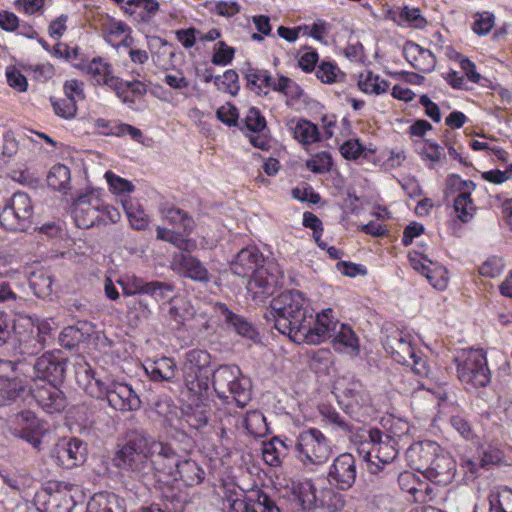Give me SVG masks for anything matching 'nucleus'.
Here are the masks:
<instances>
[{"label":"nucleus","mask_w":512,"mask_h":512,"mask_svg":"<svg viewBox=\"0 0 512 512\" xmlns=\"http://www.w3.org/2000/svg\"><path fill=\"white\" fill-rule=\"evenodd\" d=\"M174 459L170 443L145 430H133L127 434L125 443L118 446L112 462L118 469L142 476L160 471L163 463H173Z\"/></svg>","instance_id":"obj_1"},{"label":"nucleus","mask_w":512,"mask_h":512,"mask_svg":"<svg viewBox=\"0 0 512 512\" xmlns=\"http://www.w3.org/2000/svg\"><path fill=\"white\" fill-rule=\"evenodd\" d=\"M317 78L325 84H333L344 80L343 73L337 64L332 61H322L316 69Z\"/></svg>","instance_id":"obj_50"},{"label":"nucleus","mask_w":512,"mask_h":512,"mask_svg":"<svg viewBox=\"0 0 512 512\" xmlns=\"http://www.w3.org/2000/svg\"><path fill=\"white\" fill-rule=\"evenodd\" d=\"M169 319L175 323L177 328L185 325L196 315V309L192 303L185 298H175L168 311Z\"/></svg>","instance_id":"obj_38"},{"label":"nucleus","mask_w":512,"mask_h":512,"mask_svg":"<svg viewBox=\"0 0 512 512\" xmlns=\"http://www.w3.org/2000/svg\"><path fill=\"white\" fill-rule=\"evenodd\" d=\"M403 56L413 68L423 73H430L435 69V55L412 41H407L404 44Z\"/></svg>","instance_id":"obj_28"},{"label":"nucleus","mask_w":512,"mask_h":512,"mask_svg":"<svg viewBox=\"0 0 512 512\" xmlns=\"http://www.w3.org/2000/svg\"><path fill=\"white\" fill-rule=\"evenodd\" d=\"M86 445L78 438L63 440L57 444V458L66 468L82 464L86 458Z\"/></svg>","instance_id":"obj_27"},{"label":"nucleus","mask_w":512,"mask_h":512,"mask_svg":"<svg viewBox=\"0 0 512 512\" xmlns=\"http://www.w3.org/2000/svg\"><path fill=\"white\" fill-rule=\"evenodd\" d=\"M358 87L363 93L380 95L388 91L389 82L371 71H366L359 75Z\"/></svg>","instance_id":"obj_42"},{"label":"nucleus","mask_w":512,"mask_h":512,"mask_svg":"<svg viewBox=\"0 0 512 512\" xmlns=\"http://www.w3.org/2000/svg\"><path fill=\"white\" fill-rule=\"evenodd\" d=\"M503 459V450L498 445L488 444L481 448L479 462L468 460L466 465L471 473H477L479 468L488 470L492 466L501 464Z\"/></svg>","instance_id":"obj_37"},{"label":"nucleus","mask_w":512,"mask_h":512,"mask_svg":"<svg viewBox=\"0 0 512 512\" xmlns=\"http://www.w3.org/2000/svg\"><path fill=\"white\" fill-rule=\"evenodd\" d=\"M231 506L242 512H281L276 501L259 488L252 489L243 499H235Z\"/></svg>","instance_id":"obj_21"},{"label":"nucleus","mask_w":512,"mask_h":512,"mask_svg":"<svg viewBox=\"0 0 512 512\" xmlns=\"http://www.w3.org/2000/svg\"><path fill=\"white\" fill-rule=\"evenodd\" d=\"M247 130L253 133H261L266 129L267 123L265 117L261 114L259 109L250 107L242 120Z\"/></svg>","instance_id":"obj_58"},{"label":"nucleus","mask_w":512,"mask_h":512,"mask_svg":"<svg viewBox=\"0 0 512 512\" xmlns=\"http://www.w3.org/2000/svg\"><path fill=\"white\" fill-rule=\"evenodd\" d=\"M289 127L293 133L294 139L304 147L321 140L318 126L307 119L301 118L296 121L292 120Z\"/></svg>","instance_id":"obj_36"},{"label":"nucleus","mask_w":512,"mask_h":512,"mask_svg":"<svg viewBox=\"0 0 512 512\" xmlns=\"http://www.w3.org/2000/svg\"><path fill=\"white\" fill-rule=\"evenodd\" d=\"M74 367L76 380L80 386L88 389L93 381L96 383L97 379L95 378L94 371L83 358L77 359Z\"/></svg>","instance_id":"obj_59"},{"label":"nucleus","mask_w":512,"mask_h":512,"mask_svg":"<svg viewBox=\"0 0 512 512\" xmlns=\"http://www.w3.org/2000/svg\"><path fill=\"white\" fill-rule=\"evenodd\" d=\"M235 49L228 46L224 41H219L214 48L211 62L217 66H226L234 58Z\"/></svg>","instance_id":"obj_63"},{"label":"nucleus","mask_w":512,"mask_h":512,"mask_svg":"<svg viewBox=\"0 0 512 512\" xmlns=\"http://www.w3.org/2000/svg\"><path fill=\"white\" fill-rule=\"evenodd\" d=\"M431 462L429 469L423 473L424 477L438 485L451 483L456 472V463L452 456L440 448V452Z\"/></svg>","instance_id":"obj_23"},{"label":"nucleus","mask_w":512,"mask_h":512,"mask_svg":"<svg viewBox=\"0 0 512 512\" xmlns=\"http://www.w3.org/2000/svg\"><path fill=\"white\" fill-rule=\"evenodd\" d=\"M192 401L183 412V420L187 425L195 430H200L207 426L211 416V409L208 403L205 402L207 396L197 398L189 394Z\"/></svg>","instance_id":"obj_29"},{"label":"nucleus","mask_w":512,"mask_h":512,"mask_svg":"<svg viewBox=\"0 0 512 512\" xmlns=\"http://www.w3.org/2000/svg\"><path fill=\"white\" fill-rule=\"evenodd\" d=\"M75 501L69 493L57 491L46 502V512H71Z\"/></svg>","instance_id":"obj_51"},{"label":"nucleus","mask_w":512,"mask_h":512,"mask_svg":"<svg viewBox=\"0 0 512 512\" xmlns=\"http://www.w3.org/2000/svg\"><path fill=\"white\" fill-rule=\"evenodd\" d=\"M459 381L467 391L485 388L491 382L486 352L481 348L461 350L454 359Z\"/></svg>","instance_id":"obj_5"},{"label":"nucleus","mask_w":512,"mask_h":512,"mask_svg":"<svg viewBox=\"0 0 512 512\" xmlns=\"http://www.w3.org/2000/svg\"><path fill=\"white\" fill-rule=\"evenodd\" d=\"M70 179V170L63 164L54 165L47 175L48 186L58 191L67 189L70 185Z\"/></svg>","instance_id":"obj_47"},{"label":"nucleus","mask_w":512,"mask_h":512,"mask_svg":"<svg viewBox=\"0 0 512 512\" xmlns=\"http://www.w3.org/2000/svg\"><path fill=\"white\" fill-rule=\"evenodd\" d=\"M412 341L413 337L409 333L397 331L387 337L384 348L396 362L410 365V359L415 357L416 352Z\"/></svg>","instance_id":"obj_24"},{"label":"nucleus","mask_w":512,"mask_h":512,"mask_svg":"<svg viewBox=\"0 0 512 512\" xmlns=\"http://www.w3.org/2000/svg\"><path fill=\"white\" fill-rule=\"evenodd\" d=\"M288 489L290 490L292 500L296 502L299 509L309 511L316 507V489L311 481H293Z\"/></svg>","instance_id":"obj_34"},{"label":"nucleus","mask_w":512,"mask_h":512,"mask_svg":"<svg viewBox=\"0 0 512 512\" xmlns=\"http://www.w3.org/2000/svg\"><path fill=\"white\" fill-rule=\"evenodd\" d=\"M32 224V221L24 219V216L13 209V207L6 201L4 207L0 212V225L6 230L10 231H25Z\"/></svg>","instance_id":"obj_40"},{"label":"nucleus","mask_w":512,"mask_h":512,"mask_svg":"<svg viewBox=\"0 0 512 512\" xmlns=\"http://www.w3.org/2000/svg\"><path fill=\"white\" fill-rule=\"evenodd\" d=\"M130 27L123 21H111L104 28L105 40L112 46H117L118 41L125 35L130 33Z\"/></svg>","instance_id":"obj_60"},{"label":"nucleus","mask_w":512,"mask_h":512,"mask_svg":"<svg viewBox=\"0 0 512 512\" xmlns=\"http://www.w3.org/2000/svg\"><path fill=\"white\" fill-rule=\"evenodd\" d=\"M122 205L132 228L144 230L148 226L149 217L138 203L132 200H124Z\"/></svg>","instance_id":"obj_46"},{"label":"nucleus","mask_w":512,"mask_h":512,"mask_svg":"<svg viewBox=\"0 0 512 512\" xmlns=\"http://www.w3.org/2000/svg\"><path fill=\"white\" fill-rule=\"evenodd\" d=\"M143 367L152 381L172 382L177 372L175 361L169 357L148 360Z\"/></svg>","instance_id":"obj_32"},{"label":"nucleus","mask_w":512,"mask_h":512,"mask_svg":"<svg viewBox=\"0 0 512 512\" xmlns=\"http://www.w3.org/2000/svg\"><path fill=\"white\" fill-rule=\"evenodd\" d=\"M102 199L97 190L80 195L73 204L72 214L79 228L87 229L99 223Z\"/></svg>","instance_id":"obj_14"},{"label":"nucleus","mask_w":512,"mask_h":512,"mask_svg":"<svg viewBox=\"0 0 512 512\" xmlns=\"http://www.w3.org/2000/svg\"><path fill=\"white\" fill-rule=\"evenodd\" d=\"M424 276L439 291H443L448 285V270L444 266L433 263Z\"/></svg>","instance_id":"obj_57"},{"label":"nucleus","mask_w":512,"mask_h":512,"mask_svg":"<svg viewBox=\"0 0 512 512\" xmlns=\"http://www.w3.org/2000/svg\"><path fill=\"white\" fill-rule=\"evenodd\" d=\"M214 84L219 90L235 95L239 90L238 74L235 70L229 69L223 75L215 76Z\"/></svg>","instance_id":"obj_56"},{"label":"nucleus","mask_w":512,"mask_h":512,"mask_svg":"<svg viewBox=\"0 0 512 512\" xmlns=\"http://www.w3.org/2000/svg\"><path fill=\"white\" fill-rule=\"evenodd\" d=\"M9 432L38 448L45 432L44 423L30 410H24L8 420Z\"/></svg>","instance_id":"obj_12"},{"label":"nucleus","mask_w":512,"mask_h":512,"mask_svg":"<svg viewBox=\"0 0 512 512\" xmlns=\"http://www.w3.org/2000/svg\"><path fill=\"white\" fill-rule=\"evenodd\" d=\"M271 313L274 327L283 335H287L297 343L312 312L310 301L299 290H287L271 301Z\"/></svg>","instance_id":"obj_3"},{"label":"nucleus","mask_w":512,"mask_h":512,"mask_svg":"<svg viewBox=\"0 0 512 512\" xmlns=\"http://www.w3.org/2000/svg\"><path fill=\"white\" fill-rule=\"evenodd\" d=\"M399 21L417 29L424 28L427 24L426 19L421 15L418 8H410L408 6L403 7L399 12Z\"/></svg>","instance_id":"obj_64"},{"label":"nucleus","mask_w":512,"mask_h":512,"mask_svg":"<svg viewBox=\"0 0 512 512\" xmlns=\"http://www.w3.org/2000/svg\"><path fill=\"white\" fill-rule=\"evenodd\" d=\"M242 423L246 431L255 437L264 435L268 429L265 416L257 410L248 411Z\"/></svg>","instance_id":"obj_48"},{"label":"nucleus","mask_w":512,"mask_h":512,"mask_svg":"<svg viewBox=\"0 0 512 512\" xmlns=\"http://www.w3.org/2000/svg\"><path fill=\"white\" fill-rule=\"evenodd\" d=\"M213 371L211 355L207 351L194 349L187 352L182 367L187 393L197 398L208 396Z\"/></svg>","instance_id":"obj_6"},{"label":"nucleus","mask_w":512,"mask_h":512,"mask_svg":"<svg viewBox=\"0 0 512 512\" xmlns=\"http://www.w3.org/2000/svg\"><path fill=\"white\" fill-rule=\"evenodd\" d=\"M33 397L37 404L47 413H59L66 406V397L56 383L44 382L33 390Z\"/></svg>","instance_id":"obj_20"},{"label":"nucleus","mask_w":512,"mask_h":512,"mask_svg":"<svg viewBox=\"0 0 512 512\" xmlns=\"http://www.w3.org/2000/svg\"><path fill=\"white\" fill-rule=\"evenodd\" d=\"M331 338L333 349L336 352L350 356L359 355L360 341L355 331L349 325L342 323Z\"/></svg>","instance_id":"obj_30"},{"label":"nucleus","mask_w":512,"mask_h":512,"mask_svg":"<svg viewBox=\"0 0 512 512\" xmlns=\"http://www.w3.org/2000/svg\"><path fill=\"white\" fill-rule=\"evenodd\" d=\"M0 407L15 404L30 391L27 377L21 376L22 369L17 362L0 359Z\"/></svg>","instance_id":"obj_10"},{"label":"nucleus","mask_w":512,"mask_h":512,"mask_svg":"<svg viewBox=\"0 0 512 512\" xmlns=\"http://www.w3.org/2000/svg\"><path fill=\"white\" fill-rule=\"evenodd\" d=\"M128 314L137 320H146L152 315V309L145 295H139L136 298L125 300Z\"/></svg>","instance_id":"obj_49"},{"label":"nucleus","mask_w":512,"mask_h":512,"mask_svg":"<svg viewBox=\"0 0 512 512\" xmlns=\"http://www.w3.org/2000/svg\"><path fill=\"white\" fill-rule=\"evenodd\" d=\"M396 479L400 489L410 495L409 500L425 502L428 498H431L430 493L432 489L430 485L426 481L421 480L416 474L410 471L400 472L398 467Z\"/></svg>","instance_id":"obj_26"},{"label":"nucleus","mask_w":512,"mask_h":512,"mask_svg":"<svg viewBox=\"0 0 512 512\" xmlns=\"http://www.w3.org/2000/svg\"><path fill=\"white\" fill-rule=\"evenodd\" d=\"M73 65L87 74L95 84L108 86L116 93H120L123 80L113 74L112 66L104 59L95 57L90 61L75 62Z\"/></svg>","instance_id":"obj_15"},{"label":"nucleus","mask_w":512,"mask_h":512,"mask_svg":"<svg viewBox=\"0 0 512 512\" xmlns=\"http://www.w3.org/2000/svg\"><path fill=\"white\" fill-rule=\"evenodd\" d=\"M246 79L250 90L257 94H267L272 85V76L266 70L249 69Z\"/></svg>","instance_id":"obj_44"},{"label":"nucleus","mask_w":512,"mask_h":512,"mask_svg":"<svg viewBox=\"0 0 512 512\" xmlns=\"http://www.w3.org/2000/svg\"><path fill=\"white\" fill-rule=\"evenodd\" d=\"M283 276L280 265L267 260L250 276L246 286L247 294L256 304H263L282 286Z\"/></svg>","instance_id":"obj_9"},{"label":"nucleus","mask_w":512,"mask_h":512,"mask_svg":"<svg viewBox=\"0 0 512 512\" xmlns=\"http://www.w3.org/2000/svg\"><path fill=\"white\" fill-rule=\"evenodd\" d=\"M101 135L104 136H130V138L136 142H142L143 134L140 129L126 123L114 121L112 129L100 131Z\"/></svg>","instance_id":"obj_55"},{"label":"nucleus","mask_w":512,"mask_h":512,"mask_svg":"<svg viewBox=\"0 0 512 512\" xmlns=\"http://www.w3.org/2000/svg\"><path fill=\"white\" fill-rule=\"evenodd\" d=\"M159 211L162 219L175 229L182 230V232L186 234L192 231L194 221L185 211L168 203H161L159 205Z\"/></svg>","instance_id":"obj_35"},{"label":"nucleus","mask_w":512,"mask_h":512,"mask_svg":"<svg viewBox=\"0 0 512 512\" xmlns=\"http://www.w3.org/2000/svg\"><path fill=\"white\" fill-rule=\"evenodd\" d=\"M341 324L331 308L317 313L315 319L311 313L302 333L298 334L297 343L320 344L331 338Z\"/></svg>","instance_id":"obj_11"},{"label":"nucleus","mask_w":512,"mask_h":512,"mask_svg":"<svg viewBox=\"0 0 512 512\" xmlns=\"http://www.w3.org/2000/svg\"><path fill=\"white\" fill-rule=\"evenodd\" d=\"M96 387V397L106 401L115 411L132 412L141 407L140 397L127 382L105 377L104 380H96Z\"/></svg>","instance_id":"obj_8"},{"label":"nucleus","mask_w":512,"mask_h":512,"mask_svg":"<svg viewBox=\"0 0 512 512\" xmlns=\"http://www.w3.org/2000/svg\"><path fill=\"white\" fill-rule=\"evenodd\" d=\"M357 465L355 457L348 452L339 454L327 471L328 483L342 491L350 489L356 481Z\"/></svg>","instance_id":"obj_13"},{"label":"nucleus","mask_w":512,"mask_h":512,"mask_svg":"<svg viewBox=\"0 0 512 512\" xmlns=\"http://www.w3.org/2000/svg\"><path fill=\"white\" fill-rule=\"evenodd\" d=\"M104 177L108 183L109 190L113 194L125 196L132 193L135 189V186L131 181L116 175L110 170L106 171Z\"/></svg>","instance_id":"obj_53"},{"label":"nucleus","mask_w":512,"mask_h":512,"mask_svg":"<svg viewBox=\"0 0 512 512\" xmlns=\"http://www.w3.org/2000/svg\"><path fill=\"white\" fill-rule=\"evenodd\" d=\"M173 454L175 456L173 463H163L161 465L160 472L173 474L175 471L181 480L188 486L200 484L204 479L205 472L198 463L191 459L181 460L174 448Z\"/></svg>","instance_id":"obj_19"},{"label":"nucleus","mask_w":512,"mask_h":512,"mask_svg":"<svg viewBox=\"0 0 512 512\" xmlns=\"http://www.w3.org/2000/svg\"><path fill=\"white\" fill-rule=\"evenodd\" d=\"M495 24V16L493 13L485 11L474 15V23L472 31L478 36H486L490 33Z\"/></svg>","instance_id":"obj_61"},{"label":"nucleus","mask_w":512,"mask_h":512,"mask_svg":"<svg viewBox=\"0 0 512 512\" xmlns=\"http://www.w3.org/2000/svg\"><path fill=\"white\" fill-rule=\"evenodd\" d=\"M215 313L223 319L229 328L244 337L253 338L255 330L252 325L242 316L232 312L224 303H216L214 305Z\"/></svg>","instance_id":"obj_33"},{"label":"nucleus","mask_w":512,"mask_h":512,"mask_svg":"<svg viewBox=\"0 0 512 512\" xmlns=\"http://www.w3.org/2000/svg\"><path fill=\"white\" fill-rule=\"evenodd\" d=\"M175 286L169 282H161V281H149L148 290H146V295L152 297L155 301H170V303L175 299L172 297L174 293Z\"/></svg>","instance_id":"obj_52"},{"label":"nucleus","mask_w":512,"mask_h":512,"mask_svg":"<svg viewBox=\"0 0 512 512\" xmlns=\"http://www.w3.org/2000/svg\"><path fill=\"white\" fill-rule=\"evenodd\" d=\"M151 408L157 415L167 420L170 419V415L174 414L176 410L172 399L166 395L154 397L151 401Z\"/></svg>","instance_id":"obj_62"},{"label":"nucleus","mask_w":512,"mask_h":512,"mask_svg":"<svg viewBox=\"0 0 512 512\" xmlns=\"http://www.w3.org/2000/svg\"><path fill=\"white\" fill-rule=\"evenodd\" d=\"M7 202L15 209L24 219L32 221L34 214L33 205L30 197L24 192L14 193Z\"/></svg>","instance_id":"obj_54"},{"label":"nucleus","mask_w":512,"mask_h":512,"mask_svg":"<svg viewBox=\"0 0 512 512\" xmlns=\"http://www.w3.org/2000/svg\"><path fill=\"white\" fill-rule=\"evenodd\" d=\"M398 442L391 435L379 429H371L368 439L361 443L359 453L367 462V471L371 482L379 489L391 487L398 474L396 459L399 451Z\"/></svg>","instance_id":"obj_2"},{"label":"nucleus","mask_w":512,"mask_h":512,"mask_svg":"<svg viewBox=\"0 0 512 512\" xmlns=\"http://www.w3.org/2000/svg\"><path fill=\"white\" fill-rule=\"evenodd\" d=\"M344 397L347 399L346 412L349 414L356 413L355 408H364L371 404L369 393L359 383H352L344 391Z\"/></svg>","instance_id":"obj_41"},{"label":"nucleus","mask_w":512,"mask_h":512,"mask_svg":"<svg viewBox=\"0 0 512 512\" xmlns=\"http://www.w3.org/2000/svg\"><path fill=\"white\" fill-rule=\"evenodd\" d=\"M489 512H512V489L501 487L491 491Z\"/></svg>","instance_id":"obj_45"},{"label":"nucleus","mask_w":512,"mask_h":512,"mask_svg":"<svg viewBox=\"0 0 512 512\" xmlns=\"http://www.w3.org/2000/svg\"><path fill=\"white\" fill-rule=\"evenodd\" d=\"M449 185L452 190L458 192L454 199V210L458 219L463 222H469L473 217L476 207L471 199V194L476 185L470 180H463L461 177L453 175L449 178Z\"/></svg>","instance_id":"obj_16"},{"label":"nucleus","mask_w":512,"mask_h":512,"mask_svg":"<svg viewBox=\"0 0 512 512\" xmlns=\"http://www.w3.org/2000/svg\"><path fill=\"white\" fill-rule=\"evenodd\" d=\"M339 151L346 160L355 161L360 158L368 159L376 150L371 146L363 145L359 139H348L341 144Z\"/></svg>","instance_id":"obj_43"},{"label":"nucleus","mask_w":512,"mask_h":512,"mask_svg":"<svg viewBox=\"0 0 512 512\" xmlns=\"http://www.w3.org/2000/svg\"><path fill=\"white\" fill-rule=\"evenodd\" d=\"M171 268L180 276L202 284L211 282L213 278L199 259L183 252L173 255Z\"/></svg>","instance_id":"obj_18"},{"label":"nucleus","mask_w":512,"mask_h":512,"mask_svg":"<svg viewBox=\"0 0 512 512\" xmlns=\"http://www.w3.org/2000/svg\"><path fill=\"white\" fill-rule=\"evenodd\" d=\"M294 452L304 466L322 465L332 453V441L318 428L310 427L299 432L294 442Z\"/></svg>","instance_id":"obj_7"},{"label":"nucleus","mask_w":512,"mask_h":512,"mask_svg":"<svg viewBox=\"0 0 512 512\" xmlns=\"http://www.w3.org/2000/svg\"><path fill=\"white\" fill-rule=\"evenodd\" d=\"M33 371L36 379L57 383L64 378L66 359L60 351L47 352L35 361Z\"/></svg>","instance_id":"obj_17"},{"label":"nucleus","mask_w":512,"mask_h":512,"mask_svg":"<svg viewBox=\"0 0 512 512\" xmlns=\"http://www.w3.org/2000/svg\"><path fill=\"white\" fill-rule=\"evenodd\" d=\"M267 260L256 247H247L238 252L231 262L230 268L233 274L240 277H250Z\"/></svg>","instance_id":"obj_25"},{"label":"nucleus","mask_w":512,"mask_h":512,"mask_svg":"<svg viewBox=\"0 0 512 512\" xmlns=\"http://www.w3.org/2000/svg\"><path fill=\"white\" fill-rule=\"evenodd\" d=\"M440 446L434 441H421L415 442L409 446L406 450V459L408 464L414 470L423 474L429 469L434 456L440 452Z\"/></svg>","instance_id":"obj_22"},{"label":"nucleus","mask_w":512,"mask_h":512,"mask_svg":"<svg viewBox=\"0 0 512 512\" xmlns=\"http://www.w3.org/2000/svg\"><path fill=\"white\" fill-rule=\"evenodd\" d=\"M322 422L331 427L332 431L342 432L347 435L353 432V425L349 420L340 415V413L332 406L323 405L319 409Z\"/></svg>","instance_id":"obj_39"},{"label":"nucleus","mask_w":512,"mask_h":512,"mask_svg":"<svg viewBox=\"0 0 512 512\" xmlns=\"http://www.w3.org/2000/svg\"><path fill=\"white\" fill-rule=\"evenodd\" d=\"M294 446L288 439H281L278 436L262 444V458L271 467L281 466L284 458L288 455L289 449Z\"/></svg>","instance_id":"obj_31"},{"label":"nucleus","mask_w":512,"mask_h":512,"mask_svg":"<svg viewBox=\"0 0 512 512\" xmlns=\"http://www.w3.org/2000/svg\"><path fill=\"white\" fill-rule=\"evenodd\" d=\"M211 382L217 397L225 404L234 402L243 408L251 400V381L237 365H220L214 369Z\"/></svg>","instance_id":"obj_4"}]
</instances>
